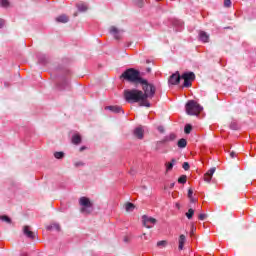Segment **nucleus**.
Wrapping results in <instances>:
<instances>
[{
    "instance_id": "nucleus-1",
    "label": "nucleus",
    "mask_w": 256,
    "mask_h": 256,
    "mask_svg": "<svg viewBox=\"0 0 256 256\" xmlns=\"http://www.w3.org/2000/svg\"><path fill=\"white\" fill-rule=\"evenodd\" d=\"M142 90L132 88L124 90V99L126 103L133 105V103H138L139 107H151L152 99L155 95L156 88L153 84H142Z\"/></svg>"
},
{
    "instance_id": "nucleus-2",
    "label": "nucleus",
    "mask_w": 256,
    "mask_h": 256,
    "mask_svg": "<svg viewBox=\"0 0 256 256\" xmlns=\"http://www.w3.org/2000/svg\"><path fill=\"white\" fill-rule=\"evenodd\" d=\"M129 83H140V85H147L149 82L141 77V72L134 68L126 69L120 76Z\"/></svg>"
},
{
    "instance_id": "nucleus-3",
    "label": "nucleus",
    "mask_w": 256,
    "mask_h": 256,
    "mask_svg": "<svg viewBox=\"0 0 256 256\" xmlns=\"http://www.w3.org/2000/svg\"><path fill=\"white\" fill-rule=\"evenodd\" d=\"M80 212L82 215H91L93 211V202L88 197H81L79 199Z\"/></svg>"
},
{
    "instance_id": "nucleus-4",
    "label": "nucleus",
    "mask_w": 256,
    "mask_h": 256,
    "mask_svg": "<svg viewBox=\"0 0 256 256\" xmlns=\"http://www.w3.org/2000/svg\"><path fill=\"white\" fill-rule=\"evenodd\" d=\"M187 115H199L203 111V107L195 100H189L185 105Z\"/></svg>"
},
{
    "instance_id": "nucleus-5",
    "label": "nucleus",
    "mask_w": 256,
    "mask_h": 256,
    "mask_svg": "<svg viewBox=\"0 0 256 256\" xmlns=\"http://www.w3.org/2000/svg\"><path fill=\"white\" fill-rule=\"evenodd\" d=\"M182 79H184L183 87H191L192 81H195V73L186 72L182 74Z\"/></svg>"
},
{
    "instance_id": "nucleus-6",
    "label": "nucleus",
    "mask_w": 256,
    "mask_h": 256,
    "mask_svg": "<svg viewBox=\"0 0 256 256\" xmlns=\"http://www.w3.org/2000/svg\"><path fill=\"white\" fill-rule=\"evenodd\" d=\"M142 221L144 227H147V229H151V227H153V225L157 223V220L155 218L148 217L145 215L142 217Z\"/></svg>"
},
{
    "instance_id": "nucleus-7",
    "label": "nucleus",
    "mask_w": 256,
    "mask_h": 256,
    "mask_svg": "<svg viewBox=\"0 0 256 256\" xmlns=\"http://www.w3.org/2000/svg\"><path fill=\"white\" fill-rule=\"evenodd\" d=\"M182 76L179 74V71L175 72L169 77V83L170 85H179L181 83Z\"/></svg>"
},
{
    "instance_id": "nucleus-8",
    "label": "nucleus",
    "mask_w": 256,
    "mask_h": 256,
    "mask_svg": "<svg viewBox=\"0 0 256 256\" xmlns=\"http://www.w3.org/2000/svg\"><path fill=\"white\" fill-rule=\"evenodd\" d=\"M23 235H25V237H27V239H35V232L31 231V227L30 226H24L23 227Z\"/></svg>"
},
{
    "instance_id": "nucleus-9",
    "label": "nucleus",
    "mask_w": 256,
    "mask_h": 256,
    "mask_svg": "<svg viewBox=\"0 0 256 256\" xmlns=\"http://www.w3.org/2000/svg\"><path fill=\"white\" fill-rule=\"evenodd\" d=\"M216 171V168L213 167V168H210L207 173L204 175V180L207 182V183H210L211 182V179H213V174L215 173Z\"/></svg>"
},
{
    "instance_id": "nucleus-10",
    "label": "nucleus",
    "mask_w": 256,
    "mask_h": 256,
    "mask_svg": "<svg viewBox=\"0 0 256 256\" xmlns=\"http://www.w3.org/2000/svg\"><path fill=\"white\" fill-rule=\"evenodd\" d=\"M105 109L111 111L112 113H125L123 108L120 106H106Z\"/></svg>"
},
{
    "instance_id": "nucleus-11",
    "label": "nucleus",
    "mask_w": 256,
    "mask_h": 256,
    "mask_svg": "<svg viewBox=\"0 0 256 256\" xmlns=\"http://www.w3.org/2000/svg\"><path fill=\"white\" fill-rule=\"evenodd\" d=\"M144 135H145V131L143 130L142 127H137L136 129H134V136L137 139H143Z\"/></svg>"
},
{
    "instance_id": "nucleus-12",
    "label": "nucleus",
    "mask_w": 256,
    "mask_h": 256,
    "mask_svg": "<svg viewBox=\"0 0 256 256\" xmlns=\"http://www.w3.org/2000/svg\"><path fill=\"white\" fill-rule=\"evenodd\" d=\"M110 33H111V35L114 36V39H116L117 41H119V39H121V36L119 35L120 31H119V29H117V27L111 26Z\"/></svg>"
},
{
    "instance_id": "nucleus-13",
    "label": "nucleus",
    "mask_w": 256,
    "mask_h": 256,
    "mask_svg": "<svg viewBox=\"0 0 256 256\" xmlns=\"http://www.w3.org/2000/svg\"><path fill=\"white\" fill-rule=\"evenodd\" d=\"M175 139H177V135L175 133H170L162 139L161 143H169L175 141Z\"/></svg>"
},
{
    "instance_id": "nucleus-14",
    "label": "nucleus",
    "mask_w": 256,
    "mask_h": 256,
    "mask_svg": "<svg viewBox=\"0 0 256 256\" xmlns=\"http://www.w3.org/2000/svg\"><path fill=\"white\" fill-rule=\"evenodd\" d=\"M199 39L202 41V43H209V34H207L205 31H200Z\"/></svg>"
},
{
    "instance_id": "nucleus-15",
    "label": "nucleus",
    "mask_w": 256,
    "mask_h": 256,
    "mask_svg": "<svg viewBox=\"0 0 256 256\" xmlns=\"http://www.w3.org/2000/svg\"><path fill=\"white\" fill-rule=\"evenodd\" d=\"M56 21H57V23H68L69 17H67V15H65V14H62L56 18Z\"/></svg>"
},
{
    "instance_id": "nucleus-16",
    "label": "nucleus",
    "mask_w": 256,
    "mask_h": 256,
    "mask_svg": "<svg viewBox=\"0 0 256 256\" xmlns=\"http://www.w3.org/2000/svg\"><path fill=\"white\" fill-rule=\"evenodd\" d=\"M78 11H80V13H85V11H87V9H89V7L87 6V4L85 3H79L76 5Z\"/></svg>"
},
{
    "instance_id": "nucleus-17",
    "label": "nucleus",
    "mask_w": 256,
    "mask_h": 256,
    "mask_svg": "<svg viewBox=\"0 0 256 256\" xmlns=\"http://www.w3.org/2000/svg\"><path fill=\"white\" fill-rule=\"evenodd\" d=\"M186 237L185 235L181 234L179 237V246L178 249L182 251L183 247L185 246Z\"/></svg>"
},
{
    "instance_id": "nucleus-18",
    "label": "nucleus",
    "mask_w": 256,
    "mask_h": 256,
    "mask_svg": "<svg viewBox=\"0 0 256 256\" xmlns=\"http://www.w3.org/2000/svg\"><path fill=\"white\" fill-rule=\"evenodd\" d=\"M72 143H73L74 145H79V144L81 143V135H79V134H74V135L72 136Z\"/></svg>"
},
{
    "instance_id": "nucleus-19",
    "label": "nucleus",
    "mask_w": 256,
    "mask_h": 256,
    "mask_svg": "<svg viewBox=\"0 0 256 256\" xmlns=\"http://www.w3.org/2000/svg\"><path fill=\"white\" fill-rule=\"evenodd\" d=\"M125 210L128 212V213H131L135 210V204L131 203V202H127L125 204Z\"/></svg>"
},
{
    "instance_id": "nucleus-20",
    "label": "nucleus",
    "mask_w": 256,
    "mask_h": 256,
    "mask_svg": "<svg viewBox=\"0 0 256 256\" xmlns=\"http://www.w3.org/2000/svg\"><path fill=\"white\" fill-rule=\"evenodd\" d=\"M177 145L180 149H185V147H187V140L185 138H181Z\"/></svg>"
},
{
    "instance_id": "nucleus-21",
    "label": "nucleus",
    "mask_w": 256,
    "mask_h": 256,
    "mask_svg": "<svg viewBox=\"0 0 256 256\" xmlns=\"http://www.w3.org/2000/svg\"><path fill=\"white\" fill-rule=\"evenodd\" d=\"M38 63L40 65H47V56L45 55H39L38 56Z\"/></svg>"
},
{
    "instance_id": "nucleus-22",
    "label": "nucleus",
    "mask_w": 256,
    "mask_h": 256,
    "mask_svg": "<svg viewBox=\"0 0 256 256\" xmlns=\"http://www.w3.org/2000/svg\"><path fill=\"white\" fill-rule=\"evenodd\" d=\"M175 163H177V160L175 158H173L171 162L166 163V171H171Z\"/></svg>"
},
{
    "instance_id": "nucleus-23",
    "label": "nucleus",
    "mask_w": 256,
    "mask_h": 256,
    "mask_svg": "<svg viewBox=\"0 0 256 256\" xmlns=\"http://www.w3.org/2000/svg\"><path fill=\"white\" fill-rule=\"evenodd\" d=\"M173 27H177L180 29V27H183V22L181 20L173 19L172 20Z\"/></svg>"
},
{
    "instance_id": "nucleus-24",
    "label": "nucleus",
    "mask_w": 256,
    "mask_h": 256,
    "mask_svg": "<svg viewBox=\"0 0 256 256\" xmlns=\"http://www.w3.org/2000/svg\"><path fill=\"white\" fill-rule=\"evenodd\" d=\"M52 229H55L56 231H61V226L59 224H52L50 226H47V231H51Z\"/></svg>"
},
{
    "instance_id": "nucleus-25",
    "label": "nucleus",
    "mask_w": 256,
    "mask_h": 256,
    "mask_svg": "<svg viewBox=\"0 0 256 256\" xmlns=\"http://www.w3.org/2000/svg\"><path fill=\"white\" fill-rule=\"evenodd\" d=\"M191 131H193V126H191V124H186L184 127V132L186 133V135H189Z\"/></svg>"
},
{
    "instance_id": "nucleus-26",
    "label": "nucleus",
    "mask_w": 256,
    "mask_h": 256,
    "mask_svg": "<svg viewBox=\"0 0 256 256\" xmlns=\"http://www.w3.org/2000/svg\"><path fill=\"white\" fill-rule=\"evenodd\" d=\"M178 183H180L181 185H185V183H187V175H182L178 178Z\"/></svg>"
},
{
    "instance_id": "nucleus-27",
    "label": "nucleus",
    "mask_w": 256,
    "mask_h": 256,
    "mask_svg": "<svg viewBox=\"0 0 256 256\" xmlns=\"http://www.w3.org/2000/svg\"><path fill=\"white\" fill-rule=\"evenodd\" d=\"M193 215H195V210H193V208H190L186 213V217L187 219H193Z\"/></svg>"
},
{
    "instance_id": "nucleus-28",
    "label": "nucleus",
    "mask_w": 256,
    "mask_h": 256,
    "mask_svg": "<svg viewBox=\"0 0 256 256\" xmlns=\"http://www.w3.org/2000/svg\"><path fill=\"white\" fill-rule=\"evenodd\" d=\"M54 157H55V159H63V157H65V153L64 152H55Z\"/></svg>"
},
{
    "instance_id": "nucleus-29",
    "label": "nucleus",
    "mask_w": 256,
    "mask_h": 256,
    "mask_svg": "<svg viewBox=\"0 0 256 256\" xmlns=\"http://www.w3.org/2000/svg\"><path fill=\"white\" fill-rule=\"evenodd\" d=\"M1 221H4L5 223L11 224V218L7 215L0 216Z\"/></svg>"
},
{
    "instance_id": "nucleus-30",
    "label": "nucleus",
    "mask_w": 256,
    "mask_h": 256,
    "mask_svg": "<svg viewBox=\"0 0 256 256\" xmlns=\"http://www.w3.org/2000/svg\"><path fill=\"white\" fill-rule=\"evenodd\" d=\"M0 7H9V0H0Z\"/></svg>"
},
{
    "instance_id": "nucleus-31",
    "label": "nucleus",
    "mask_w": 256,
    "mask_h": 256,
    "mask_svg": "<svg viewBox=\"0 0 256 256\" xmlns=\"http://www.w3.org/2000/svg\"><path fill=\"white\" fill-rule=\"evenodd\" d=\"M137 7H139L140 9H143V7H145V1L143 0H138L136 3Z\"/></svg>"
},
{
    "instance_id": "nucleus-32",
    "label": "nucleus",
    "mask_w": 256,
    "mask_h": 256,
    "mask_svg": "<svg viewBox=\"0 0 256 256\" xmlns=\"http://www.w3.org/2000/svg\"><path fill=\"white\" fill-rule=\"evenodd\" d=\"M65 85H69V80L63 79V85L58 84V87H59L60 89H65Z\"/></svg>"
},
{
    "instance_id": "nucleus-33",
    "label": "nucleus",
    "mask_w": 256,
    "mask_h": 256,
    "mask_svg": "<svg viewBox=\"0 0 256 256\" xmlns=\"http://www.w3.org/2000/svg\"><path fill=\"white\" fill-rule=\"evenodd\" d=\"M230 129H233L234 131H237L239 129V126H237V123L232 122L230 124Z\"/></svg>"
},
{
    "instance_id": "nucleus-34",
    "label": "nucleus",
    "mask_w": 256,
    "mask_h": 256,
    "mask_svg": "<svg viewBox=\"0 0 256 256\" xmlns=\"http://www.w3.org/2000/svg\"><path fill=\"white\" fill-rule=\"evenodd\" d=\"M182 167H183L184 171H189V169H190L189 162H184Z\"/></svg>"
},
{
    "instance_id": "nucleus-35",
    "label": "nucleus",
    "mask_w": 256,
    "mask_h": 256,
    "mask_svg": "<svg viewBox=\"0 0 256 256\" xmlns=\"http://www.w3.org/2000/svg\"><path fill=\"white\" fill-rule=\"evenodd\" d=\"M198 219L200 221H205V219H207V214H199Z\"/></svg>"
},
{
    "instance_id": "nucleus-36",
    "label": "nucleus",
    "mask_w": 256,
    "mask_h": 256,
    "mask_svg": "<svg viewBox=\"0 0 256 256\" xmlns=\"http://www.w3.org/2000/svg\"><path fill=\"white\" fill-rule=\"evenodd\" d=\"M224 7H231V0H224Z\"/></svg>"
},
{
    "instance_id": "nucleus-37",
    "label": "nucleus",
    "mask_w": 256,
    "mask_h": 256,
    "mask_svg": "<svg viewBox=\"0 0 256 256\" xmlns=\"http://www.w3.org/2000/svg\"><path fill=\"white\" fill-rule=\"evenodd\" d=\"M83 165H85V163H83L82 161L75 163V167H83Z\"/></svg>"
},
{
    "instance_id": "nucleus-38",
    "label": "nucleus",
    "mask_w": 256,
    "mask_h": 256,
    "mask_svg": "<svg viewBox=\"0 0 256 256\" xmlns=\"http://www.w3.org/2000/svg\"><path fill=\"white\" fill-rule=\"evenodd\" d=\"M191 197H193V190L189 189L188 190V199H191Z\"/></svg>"
},
{
    "instance_id": "nucleus-39",
    "label": "nucleus",
    "mask_w": 256,
    "mask_h": 256,
    "mask_svg": "<svg viewBox=\"0 0 256 256\" xmlns=\"http://www.w3.org/2000/svg\"><path fill=\"white\" fill-rule=\"evenodd\" d=\"M3 25H5V20L0 19V29L3 27Z\"/></svg>"
},
{
    "instance_id": "nucleus-40",
    "label": "nucleus",
    "mask_w": 256,
    "mask_h": 256,
    "mask_svg": "<svg viewBox=\"0 0 256 256\" xmlns=\"http://www.w3.org/2000/svg\"><path fill=\"white\" fill-rule=\"evenodd\" d=\"M230 157H231V159H234V157H237V154L235 152H231Z\"/></svg>"
},
{
    "instance_id": "nucleus-41",
    "label": "nucleus",
    "mask_w": 256,
    "mask_h": 256,
    "mask_svg": "<svg viewBox=\"0 0 256 256\" xmlns=\"http://www.w3.org/2000/svg\"><path fill=\"white\" fill-rule=\"evenodd\" d=\"M165 245H167V241L162 240V241H161V246H162V247H165Z\"/></svg>"
},
{
    "instance_id": "nucleus-42",
    "label": "nucleus",
    "mask_w": 256,
    "mask_h": 256,
    "mask_svg": "<svg viewBox=\"0 0 256 256\" xmlns=\"http://www.w3.org/2000/svg\"><path fill=\"white\" fill-rule=\"evenodd\" d=\"M190 199V202L191 203H195V201H197V199H195L194 197H191V198H189Z\"/></svg>"
},
{
    "instance_id": "nucleus-43",
    "label": "nucleus",
    "mask_w": 256,
    "mask_h": 256,
    "mask_svg": "<svg viewBox=\"0 0 256 256\" xmlns=\"http://www.w3.org/2000/svg\"><path fill=\"white\" fill-rule=\"evenodd\" d=\"M173 187H175L174 182H173V183H170V185H169V188H170V189H173Z\"/></svg>"
},
{
    "instance_id": "nucleus-44",
    "label": "nucleus",
    "mask_w": 256,
    "mask_h": 256,
    "mask_svg": "<svg viewBox=\"0 0 256 256\" xmlns=\"http://www.w3.org/2000/svg\"><path fill=\"white\" fill-rule=\"evenodd\" d=\"M85 149H87V147L82 146V147L80 148V151H85Z\"/></svg>"
},
{
    "instance_id": "nucleus-45",
    "label": "nucleus",
    "mask_w": 256,
    "mask_h": 256,
    "mask_svg": "<svg viewBox=\"0 0 256 256\" xmlns=\"http://www.w3.org/2000/svg\"><path fill=\"white\" fill-rule=\"evenodd\" d=\"M130 175H135V171H134V170H131V171H130Z\"/></svg>"
},
{
    "instance_id": "nucleus-46",
    "label": "nucleus",
    "mask_w": 256,
    "mask_h": 256,
    "mask_svg": "<svg viewBox=\"0 0 256 256\" xmlns=\"http://www.w3.org/2000/svg\"><path fill=\"white\" fill-rule=\"evenodd\" d=\"M157 247H161V241L157 242Z\"/></svg>"
},
{
    "instance_id": "nucleus-47",
    "label": "nucleus",
    "mask_w": 256,
    "mask_h": 256,
    "mask_svg": "<svg viewBox=\"0 0 256 256\" xmlns=\"http://www.w3.org/2000/svg\"><path fill=\"white\" fill-rule=\"evenodd\" d=\"M147 73H151V68L146 69Z\"/></svg>"
},
{
    "instance_id": "nucleus-48",
    "label": "nucleus",
    "mask_w": 256,
    "mask_h": 256,
    "mask_svg": "<svg viewBox=\"0 0 256 256\" xmlns=\"http://www.w3.org/2000/svg\"><path fill=\"white\" fill-rule=\"evenodd\" d=\"M158 131H161V126H158Z\"/></svg>"
},
{
    "instance_id": "nucleus-49",
    "label": "nucleus",
    "mask_w": 256,
    "mask_h": 256,
    "mask_svg": "<svg viewBox=\"0 0 256 256\" xmlns=\"http://www.w3.org/2000/svg\"><path fill=\"white\" fill-rule=\"evenodd\" d=\"M21 256H27V254H22Z\"/></svg>"
},
{
    "instance_id": "nucleus-50",
    "label": "nucleus",
    "mask_w": 256,
    "mask_h": 256,
    "mask_svg": "<svg viewBox=\"0 0 256 256\" xmlns=\"http://www.w3.org/2000/svg\"><path fill=\"white\" fill-rule=\"evenodd\" d=\"M161 132L163 133V129L161 130Z\"/></svg>"
},
{
    "instance_id": "nucleus-51",
    "label": "nucleus",
    "mask_w": 256,
    "mask_h": 256,
    "mask_svg": "<svg viewBox=\"0 0 256 256\" xmlns=\"http://www.w3.org/2000/svg\"><path fill=\"white\" fill-rule=\"evenodd\" d=\"M156 1H160V0H156Z\"/></svg>"
}]
</instances>
